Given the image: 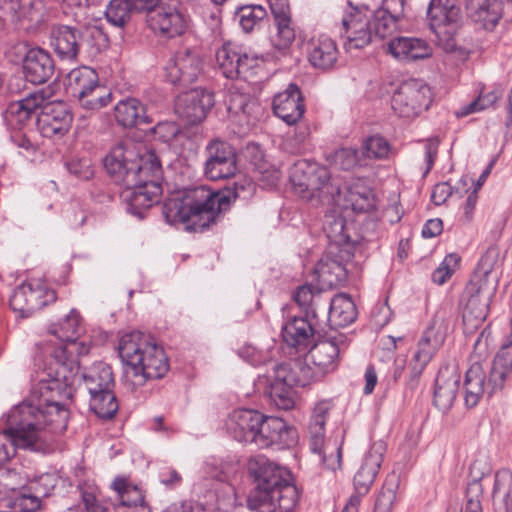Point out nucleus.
<instances>
[{
  "label": "nucleus",
  "mask_w": 512,
  "mask_h": 512,
  "mask_svg": "<svg viewBox=\"0 0 512 512\" xmlns=\"http://www.w3.org/2000/svg\"><path fill=\"white\" fill-rule=\"evenodd\" d=\"M69 411L56 397H43L32 390L30 397L8 414V428L0 433V467L16 448L47 453L53 449L54 434L63 433Z\"/></svg>",
  "instance_id": "obj_1"
},
{
  "label": "nucleus",
  "mask_w": 512,
  "mask_h": 512,
  "mask_svg": "<svg viewBox=\"0 0 512 512\" xmlns=\"http://www.w3.org/2000/svg\"><path fill=\"white\" fill-rule=\"evenodd\" d=\"M104 167L114 182L125 188L122 198L130 214L143 219L146 211L160 202L163 168L155 152L140 154L120 143L104 158Z\"/></svg>",
  "instance_id": "obj_2"
},
{
  "label": "nucleus",
  "mask_w": 512,
  "mask_h": 512,
  "mask_svg": "<svg viewBox=\"0 0 512 512\" xmlns=\"http://www.w3.org/2000/svg\"><path fill=\"white\" fill-rule=\"evenodd\" d=\"M81 332V317L75 309L62 321L49 326V333L56 336L62 344L54 348L43 370V377L32 390L43 397H56L58 403L72 397L73 385L80 372L77 354L81 352L76 340Z\"/></svg>",
  "instance_id": "obj_3"
},
{
  "label": "nucleus",
  "mask_w": 512,
  "mask_h": 512,
  "mask_svg": "<svg viewBox=\"0 0 512 512\" xmlns=\"http://www.w3.org/2000/svg\"><path fill=\"white\" fill-rule=\"evenodd\" d=\"M220 197L218 190L204 185L185 188L164 202L162 212L168 223H184L187 230L202 233L227 211L220 209Z\"/></svg>",
  "instance_id": "obj_4"
},
{
  "label": "nucleus",
  "mask_w": 512,
  "mask_h": 512,
  "mask_svg": "<svg viewBox=\"0 0 512 512\" xmlns=\"http://www.w3.org/2000/svg\"><path fill=\"white\" fill-rule=\"evenodd\" d=\"M119 356L130 368L137 385L161 379L169 371L168 357L155 339L141 331L124 334L118 345Z\"/></svg>",
  "instance_id": "obj_5"
},
{
  "label": "nucleus",
  "mask_w": 512,
  "mask_h": 512,
  "mask_svg": "<svg viewBox=\"0 0 512 512\" xmlns=\"http://www.w3.org/2000/svg\"><path fill=\"white\" fill-rule=\"evenodd\" d=\"M350 11L341 20L340 34L346 40L343 43L347 52L367 46L373 36L381 39L391 36L400 26V20L381 9L374 11L371 19L358 7L348 1Z\"/></svg>",
  "instance_id": "obj_6"
},
{
  "label": "nucleus",
  "mask_w": 512,
  "mask_h": 512,
  "mask_svg": "<svg viewBox=\"0 0 512 512\" xmlns=\"http://www.w3.org/2000/svg\"><path fill=\"white\" fill-rule=\"evenodd\" d=\"M289 180L293 192L312 206L334 201L335 196L342 193L326 166L306 159H300L293 164Z\"/></svg>",
  "instance_id": "obj_7"
},
{
  "label": "nucleus",
  "mask_w": 512,
  "mask_h": 512,
  "mask_svg": "<svg viewBox=\"0 0 512 512\" xmlns=\"http://www.w3.org/2000/svg\"><path fill=\"white\" fill-rule=\"evenodd\" d=\"M80 377L89 393V408L98 418L112 419L119 404L114 392L115 380L111 366L99 361L86 368Z\"/></svg>",
  "instance_id": "obj_8"
},
{
  "label": "nucleus",
  "mask_w": 512,
  "mask_h": 512,
  "mask_svg": "<svg viewBox=\"0 0 512 512\" xmlns=\"http://www.w3.org/2000/svg\"><path fill=\"white\" fill-rule=\"evenodd\" d=\"M448 325L445 314L438 311L432 319L431 325L424 331L418 342L417 350L410 362V376L407 382L408 388L415 389L419 377L435 353L443 345L447 335Z\"/></svg>",
  "instance_id": "obj_9"
},
{
  "label": "nucleus",
  "mask_w": 512,
  "mask_h": 512,
  "mask_svg": "<svg viewBox=\"0 0 512 512\" xmlns=\"http://www.w3.org/2000/svg\"><path fill=\"white\" fill-rule=\"evenodd\" d=\"M248 472L253 478L255 487L250 492L249 505L255 507L263 503L272 490L279 488L291 479L289 471L263 455L252 457L248 462Z\"/></svg>",
  "instance_id": "obj_10"
},
{
  "label": "nucleus",
  "mask_w": 512,
  "mask_h": 512,
  "mask_svg": "<svg viewBox=\"0 0 512 512\" xmlns=\"http://www.w3.org/2000/svg\"><path fill=\"white\" fill-rule=\"evenodd\" d=\"M431 102L430 88L418 79L399 84L391 99L394 113L401 118H413L427 109Z\"/></svg>",
  "instance_id": "obj_11"
},
{
  "label": "nucleus",
  "mask_w": 512,
  "mask_h": 512,
  "mask_svg": "<svg viewBox=\"0 0 512 512\" xmlns=\"http://www.w3.org/2000/svg\"><path fill=\"white\" fill-rule=\"evenodd\" d=\"M427 18L429 27L439 42L445 40L444 48L453 50V34L461 18L457 0H431L427 9Z\"/></svg>",
  "instance_id": "obj_12"
},
{
  "label": "nucleus",
  "mask_w": 512,
  "mask_h": 512,
  "mask_svg": "<svg viewBox=\"0 0 512 512\" xmlns=\"http://www.w3.org/2000/svg\"><path fill=\"white\" fill-rule=\"evenodd\" d=\"M164 69L167 81L179 88H186L202 74L203 60L196 49L185 47L168 59Z\"/></svg>",
  "instance_id": "obj_13"
},
{
  "label": "nucleus",
  "mask_w": 512,
  "mask_h": 512,
  "mask_svg": "<svg viewBox=\"0 0 512 512\" xmlns=\"http://www.w3.org/2000/svg\"><path fill=\"white\" fill-rule=\"evenodd\" d=\"M45 15L43 0H0V32L7 20L25 29L36 28L44 22Z\"/></svg>",
  "instance_id": "obj_14"
},
{
  "label": "nucleus",
  "mask_w": 512,
  "mask_h": 512,
  "mask_svg": "<svg viewBox=\"0 0 512 512\" xmlns=\"http://www.w3.org/2000/svg\"><path fill=\"white\" fill-rule=\"evenodd\" d=\"M56 292L44 285L31 283H22L12 293L10 297V307L19 312L20 316L27 318L34 312L55 302Z\"/></svg>",
  "instance_id": "obj_15"
},
{
  "label": "nucleus",
  "mask_w": 512,
  "mask_h": 512,
  "mask_svg": "<svg viewBox=\"0 0 512 512\" xmlns=\"http://www.w3.org/2000/svg\"><path fill=\"white\" fill-rule=\"evenodd\" d=\"M214 105V94L203 88H195L178 96L175 113L185 125L200 124Z\"/></svg>",
  "instance_id": "obj_16"
},
{
  "label": "nucleus",
  "mask_w": 512,
  "mask_h": 512,
  "mask_svg": "<svg viewBox=\"0 0 512 512\" xmlns=\"http://www.w3.org/2000/svg\"><path fill=\"white\" fill-rule=\"evenodd\" d=\"M331 410V405L327 402L318 403L312 412L308 431H309V442L310 449L313 453H317L321 456V460L330 469H335L336 466H340L341 461V447H335L336 458L332 459L327 457V451L329 450V443L325 442V424Z\"/></svg>",
  "instance_id": "obj_17"
},
{
  "label": "nucleus",
  "mask_w": 512,
  "mask_h": 512,
  "mask_svg": "<svg viewBox=\"0 0 512 512\" xmlns=\"http://www.w3.org/2000/svg\"><path fill=\"white\" fill-rule=\"evenodd\" d=\"M51 95L45 89L29 93L25 98L10 103L5 113V119L11 128L38 126L40 119L37 110L51 98Z\"/></svg>",
  "instance_id": "obj_18"
},
{
  "label": "nucleus",
  "mask_w": 512,
  "mask_h": 512,
  "mask_svg": "<svg viewBox=\"0 0 512 512\" xmlns=\"http://www.w3.org/2000/svg\"><path fill=\"white\" fill-rule=\"evenodd\" d=\"M253 443L259 448H289L296 443V430L280 417L263 414V421L259 424Z\"/></svg>",
  "instance_id": "obj_19"
},
{
  "label": "nucleus",
  "mask_w": 512,
  "mask_h": 512,
  "mask_svg": "<svg viewBox=\"0 0 512 512\" xmlns=\"http://www.w3.org/2000/svg\"><path fill=\"white\" fill-rule=\"evenodd\" d=\"M354 257L351 247L339 249L337 253L322 258L315 266L319 282L328 288L342 285L347 279L346 263Z\"/></svg>",
  "instance_id": "obj_20"
},
{
  "label": "nucleus",
  "mask_w": 512,
  "mask_h": 512,
  "mask_svg": "<svg viewBox=\"0 0 512 512\" xmlns=\"http://www.w3.org/2000/svg\"><path fill=\"white\" fill-rule=\"evenodd\" d=\"M492 473V466L487 457L476 458L470 465L467 485L465 488L464 512H482L483 484L482 481ZM462 512V511H449Z\"/></svg>",
  "instance_id": "obj_21"
},
{
  "label": "nucleus",
  "mask_w": 512,
  "mask_h": 512,
  "mask_svg": "<svg viewBox=\"0 0 512 512\" xmlns=\"http://www.w3.org/2000/svg\"><path fill=\"white\" fill-rule=\"evenodd\" d=\"M217 5L223 4L226 0H211ZM274 16L276 33L272 36L271 42L275 49L286 54L295 40V30L291 25L288 0H267Z\"/></svg>",
  "instance_id": "obj_22"
},
{
  "label": "nucleus",
  "mask_w": 512,
  "mask_h": 512,
  "mask_svg": "<svg viewBox=\"0 0 512 512\" xmlns=\"http://www.w3.org/2000/svg\"><path fill=\"white\" fill-rule=\"evenodd\" d=\"M209 158L205 163V175L211 180L233 176L236 172V154L231 145L213 141L207 147Z\"/></svg>",
  "instance_id": "obj_23"
},
{
  "label": "nucleus",
  "mask_w": 512,
  "mask_h": 512,
  "mask_svg": "<svg viewBox=\"0 0 512 512\" xmlns=\"http://www.w3.org/2000/svg\"><path fill=\"white\" fill-rule=\"evenodd\" d=\"M344 340L345 337L339 335L319 341L311 347L306 355L321 379L337 369L341 353L340 344H344Z\"/></svg>",
  "instance_id": "obj_24"
},
{
  "label": "nucleus",
  "mask_w": 512,
  "mask_h": 512,
  "mask_svg": "<svg viewBox=\"0 0 512 512\" xmlns=\"http://www.w3.org/2000/svg\"><path fill=\"white\" fill-rule=\"evenodd\" d=\"M147 26L155 33L167 38L182 35L187 28V20L177 9L158 5L146 16Z\"/></svg>",
  "instance_id": "obj_25"
},
{
  "label": "nucleus",
  "mask_w": 512,
  "mask_h": 512,
  "mask_svg": "<svg viewBox=\"0 0 512 512\" xmlns=\"http://www.w3.org/2000/svg\"><path fill=\"white\" fill-rule=\"evenodd\" d=\"M111 488L116 494L113 500L110 499L111 505L118 512H150L143 491L131 484L126 477H116Z\"/></svg>",
  "instance_id": "obj_26"
},
{
  "label": "nucleus",
  "mask_w": 512,
  "mask_h": 512,
  "mask_svg": "<svg viewBox=\"0 0 512 512\" xmlns=\"http://www.w3.org/2000/svg\"><path fill=\"white\" fill-rule=\"evenodd\" d=\"M274 375L276 379L294 387H306L322 380L314 367L309 365V360L306 356L303 359L296 358L276 365L274 367Z\"/></svg>",
  "instance_id": "obj_27"
},
{
  "label": "nucleus",
  "mask_w": 512,
  "mask_h": 512,
  "mask_svg": "<svg viewBox=\"0 0 512 512\" xmlns=\"http://www.w3.org/2000/svg\"><path fill=\"white\" fill-rule=\"evenodd\" d=\"M274 114L289 126L295 125L302 118L305 105L300 88L294 83L274 96Z\"/></svg>",
  "instance_id": "obj_28"
},
{
  "label": "nucleus",
  "mask_w": 512,
  "mask_h": 512,
  "mask_svg": "<svg viewBox=\"0 0 512 512\" xmlns=\"http://www.w3.org/2000/svg\"><path fill=\"white\" fill-rule=\"evenodd\" d=\"M263 414L252 409L234 410L226 423L229 434L239 442L253 443Z\"/></svg>",
  "instance_id": "obj_29"
},
{
  "label": "nucleus",
  "mask_w": 512,
  "mask_h": 512,
  "mask_svg": "<svg viewBox=\"0 0 512 512\" xmlns=\"http://www.w3.org/2000/svg\"><path fill=\"white\" fill-rule=\"evenodd\" d=\"M25 79L33 84H43L54 74L55 64L46 50L36 47L27 51L23 59Z\"/></svg>",
  "instance_id": "obj_30"
},
{
  "label": "nucleus",
  "mask_w": 512,
  "mask_h": 512,
  "mask_svg": "<svg viewBox=\"0 0 512 512\" xmlns=\"http://www.w3.org/2000/svg\"><path fill=\"white\" fill-rule=\"evenodd\" d=\"M115 119L122 128H135L138 125H151L152 128H159L161 121H154L152 115L147 111L138 99L128 97L120 100L114 109Z\"/></svg>",
  "instance_id": "obj_31"
},
{
  "label": "nucleus",
  "mask_w": 512,
  "mask_h": 512,
  "mask_svg": "<svg viewBox=\"0 0 512 512\" xmlns=\"http://www.w3.org/2000/svg\"><path fill=\"white\" fill-rule=\"evenodd\" d=\"M383 461L382 445L374 444L365 454L360 468L354 476V493L363 498L370 490Z\"/></svg>",
  "instance_id": "obj_32"
},
{
  "label": "nucleus",
  "mask_w": 512,
  "mask_h": 512,
  "mask_svg": "<svg viewBox=\"0 0 512 512\" xmlns=\"http://www.w3.org/2000/svg\"><path fill=\"white\" fill-rule=\"evenodd\" d=\"M460 374L455 367L444 366L435 380L434 405L445 412L451 408L459 389Z\"/></svg>",
  "instance_id": "obj_33"
},
{
  "label": "nucleus",
  "mask_w": 512,
  "mask_h": 512,
  "mask_svg": "<svg viewBox=\"0 0 512 512\" xmlns=\"http://www.w3.org/2000/svg\"><path fill=\"white\" fill-rule=\"evenodd\" d=\"M512 374V341L504 344L495 355L489 375L486 376L487 395L501 391Z\"/></svg>",
  "instance_id": "obj_34"
},
{
  "label": "nucleus",
  "mask_w": 512,
  "mask_h": 512,
  "mask_svg": "<svg viewBox=\"0 0 512 512\" xmlns=\"http://www.w3.org/2000/svg\"><path fill=\"white\" fill-rule=\"evenodd\" d=\"M306 52L310 64L320 70L333 68L339 54L335 41L326 35L310 39Z\"/></svg>",
  "instance_id": "obj_35"
},
{
  "label": "nucleus",
  "mask_w": 512,
  "mask_h": 512,
  "mask_svg": "<svg viewBox=\"0 0 512 512\" xmlns=\"http://www.w3.org/2000/svg\"><path fill=\"white\" fill-rule=\"evenodd\" d=\"M79 28L54 25L50 31V45L63 60H75L79 55Z\"/></svg>",
  "instance_id": "obj_36"
},
{
  "label": "nucleus",
  "mask_w": 512,
  "mask_h": 512,
  "mask_svg": "<svg viewBox=\"0 0 512 512\" xmlns=\"http://www.w3.org/2000/svg\"><path fill=\"white\" fill-rule=\"evenodd\" d=\"M323 312L327 311V321L332 329L342 328L353 323L357 318V308L349 295L338 294L323 305Z\"/></svg>",
  "instance_id": "obj_37"
},
{
  "label": "nucleus",
  "mask_w": 512,
  "mask_h": 512,
  "mask_svg": "<svg viewBox=\"0 0 512 512\" xmlns=\"http://www.w3.org/2000/svg\"><path fill=\"white\" fill-rule=\"evenodd\" d=\"M315 329L308 317H293L282 327L283 340L298 351L306 350L313 342Z\"/></svg>",
  "instance_id": "obj_38"
},
{
  "label": "nucleus",
  "mask_w": 512,
  "mask_h": 512,
  "mask_svg": "<svg viewBox=\"0 0 512 512\" xmlns=\"http://www.w3.org/2000/svg\"><path fill=\"white\" fill-rule=\"evenodd\" d=\"M468 17L485 30H493L502 16L499 0H466Z\"/></svg>",
  "instance_id": "obj_39"
},
{
  "label": "nucleus",
  "mask_w": 512,
  "mask_h": 512,
  "mask_svg": "<svg viewBox=\"0 0 512 512\" xmlns=\"http://www.w3.org/2000/svg\"><path fill=\"white\" fill-rule=\"evenodd\" d=\"M388 52L396 59L414 61L430 57L432 49L423 39L415 37H396L389 42Z\"/></svg>",
  "instance_id": "obj_40"
},
{
  "label": "nucleus",
  "mask_w": 512,
  "mask_h": 512,
  "mask_svg": "<svg viewBox=\"0 0 512 512\" xmlns=\"http://www.w3.org/2000/svg\"><path fill=\"white\" fill-rule=\"evenodd\" d=\"M323 231L331 244L329 254H334V248L339 251V249L351 247L353 251L355 244L358 243V239L351 237L350 228L340 215H325Z\"/></svg>",
  "instance_id": "obj_41"
},
{
  "label": "nucleus",
  "mask_w": 512,
  "mask_h": 512,
  "mask_svg": "<svg viewBox=\"0 0 512 512\" xmlns=\"http://www.w3.org/2000/svg\"><path fill=\"white\" fill-rule=\"evenodd\" d=\"M298 499V488L289 479L269 493V496L261 503V509H264L265 512H294Z\"/></svg>",
  "instance_id": "obj_42"
},
{
  "label": "nucleus",
  "mask_w": 512,
  "mask_h": 512,
  "mask_svg": "<svg viewBox=\"0 0 512 512\" xmlns=\"http://www.w3.org/2000/svg\"><path fill=\"white\" fill-rule=\"evenodd\" d=\"M493 263L489 255H484L474 272L473 278L467 284L464 294H477L489 300L496 290V280L490 281Z\"/></svg>",
  "instance_id": "obj_43"
},
{
  "label": "nucleus",
  "mask_w": 512,
  "mask_h": 512,
  "mask_svg": "<svg viewBox=\"0 0 512 512\" xmlns=\"http://www.w3.org/2000/svg\"><path fill=\"white\" fill-rule=\"evenodd\" d=\"M344 202L345 208H350L355 213H367L375 209L372 189L360 180L346 188Z\"/></svg>",
  "instance_id": "obj_44"
},
{
  "label": "nucleus",
  "mask_w": 512,
  "mask_h": 512,
  "mask_svg": "<svg viewBox=\"0 0 512 512\" xmlns=\"http://www.w3.org/2000/svg\"><path fill=\"white\" fill-rule=\"evenodd\" d=\"M465 403L468 407L478 404L480 398L486 393V374L480 363H474L467 370L464 381Z\"/></svg>",
  "instance_id": "obj_45"
},
{
  "label": "nucleus",
  "mask_w": 512,
  "mask_h": 512,
  "mask_svg": "<svg viewBox=\"0 0 512 512\" xmlns=\"http://www.w3.org/2000/svg\"><path fill=\"white\" fill-rule=\"evenodd\" d=\"M218 191L221 196L219 207L228 211L237 199H249L255 192V184L245 176H238L232 183H228Z\"/></svg>",
  "instance_id": "obj_46"
},
{
  "label": "nucleus",
  "mask_w": 512,
  "mask_h": 512,
  "mask_svg": "<svg viewBox=\"0 0 512 512\" xmlns=\"http://www.w3.org/2000/svg\"><path fill=\"white\" fill-rule=\"evenodd\" d=\"M79 54L95 57L108 47L109 38L102 28L88 26L79 28Z\"/></svg>",
  "instance_id": "obj_47"
},
{
  "label": "nucleus",
  "mask_w": 512,
  "mask_h": 512,
  "mask_svg": "<svg viewBox=\"0 0 512 512\" xmlns=\"http://www.w3.org/2000/svg\"><path fill=\"white\" fill-rule=\"evenodd\" d=\"M69 87L81 101L98 88V75L94 69L83 66L68 74Z\"/></svg>",
  "instance_id": "obj_48"
},
{
  "label": "nucleus",
  "mask_w": 512,
  "mask_h": 512,
  "mask_svg": "<svg viewBox=\"0 0 512 512\" xmlns=\"http://www.w3.org/2000/svg\"><path fill=\"white\" fill-rule=\"evenodd\" d=\"M240 50V46L226 42L216 51L217 66L227 79L234 80L239 78V69L237 67L241 59Z\"/></svg>",
  "instance_id": "obj_49"
},
{
  "label": "nucleus",
  "mask_w": 512,
  "mask_h": 512,
  "mask_svg": "<svg viewBox=\"0 0 512 512\" xmlns=\"http://www.w3.org/2000/svg\"><path fill=\"white\" fill-rule=\"evenodd\" d=\"M467 302L463 310L462 319L468 329L478 328L488 314V300L477 294H465Z\"/></svg>",
  "instance_id": "obj_50"
},
{
  "label": "nucleus",
  "mask_w": 512,
  "mask_h": 512,
  "mask_svg": "<svg viewBox=\"0 0 512 512\" xmlns=\"http://www.w3.org/2000/svg\"><path fill=\"white\" fill-rule=\"evenodd\" d=\"M130 0H111L106 7L105 16L109 23L116 27L127 25L136 10Z\"/></svg>",
  "instance_id": "obj_51"
},
{
  "label": "nucleus",
  "mask_w": 512,
  "mask_h": 512,
  "mask_svg": "<svg viewBox=\"0 0 512 512\" xmlns=\"http://www.w3.org/2000/svg\"><path fill=\"white\" fill-rule=\"evenodd\" d=\"M327 161L339 169L352 170L357 166L365 165L361 151L352 147H342L327 156Z\"/></svg>",
  "instance_id": "obj_52"
},
{
  "label": "nucleus",
  "mask_w": 512,
  "mask_h": 512,
  "mask_svg": "<svg viewBox=\"0 0 512 512\" xmlns=\"http://www.w3.org/2000/svg\"><path fill=\"white\" fill-rule=\"evenodd\" d=\"M294 386L286 385V382H282L276 379L274 375V380L271 382L269 387V398L272 403L278 408L282 410H289L294 407Z\"/></svg>",
  "instance_id": "obj_53"
},
{
  "label": "nucleus",
  "mask_w": 512,
  "mask_h": 512,
  "mask_svg": "<svg viewBox=\"0 0 512 512\" xmlns=\"http://www.w3.org/2000/svg\"><path fill=\"white\" fill-rule=\"evenodd\" d=\"M266 17V10L260 5L240 7L236 18L244 32L249 33L259 27Z\"/></svg>",
  "instance_id": "obj_54"
},
{
  "label": "nucleus",
  "mask_w": 512,
  "mask_h": 512,
  "mask_svg": "<svg viewBox=\"0 0 512 512\" xmlns=\"http://www.w3.org/2000/svg\"><path fill=\"white\" fill-rule=\"evenodd\" d=\"M293 298L307 317L318 318L320 292L315 295L313 287L305 284L298 287Z\"/></svg>",
  "instance_id": "obj_55"
},
{
  "label": "nucleus",
  "mask_w": 512,
  "mask_h": 512,
  "mask_svg": "<svg viewBox=\"0 0 512 512\" xmlns=\"http://www.w3.org/2000/svg\"><path fill=\"white\" fill-rule=\"evenodd\" d=\"M307 145V130H286L280 137V149L290 154L304 153L307 149Z\"/></svg>",
  "instance_id": "obj_56"
},
{
  "label": "nucleus",
  "mask_w": 512,
  "mask_h": 512,
  "mask_svg": "<svg viewBox=\"0 0 512 512\" xmlns=\"http://www.w3.org/2000/svg\"><path fill=\"white\" fill-rule=\"evenodd\" d=\"M504 489V505L507 512H512V471L509 469H500L495 473L492 497Z\"/></svg>",
  "instance_id": "obj_57"
},
{
  "label": "nucleus",
  "mask_w": 512,
  "mask_h": 512,
  "mask_svg": "<svg viewBox=\"0 0 512 512\" xmlns=\"http://www.w3.org/2000/svg\"><path fill=\"white\" fill-rule=\"evenodd\" d=\"M389 149L390 145L383 137L371 136L363 142L361 155L363 159H382L388 155Z\"/></svg>",
  "instance_id": "obj_58"
},
{
  "label": "nucleus",
  "mask_w": 512,
  "mask_h": 512,
  "mask_svg": "<svg viewBox=\"0 0 512 512\" xmlns=\"http://www.w3.org/2000/svg\"><path fill=\"white\" fill-rule=\"evenodd\" d=\"M398 481L394 475L387 477L377 498L374 507L377 509L391 511L392 505L396 499V490Z\"/></svg>",
  "instance_id": "obj_59"
},
{
  "label": "nucleus",
  "mask_w": 512,
  "mask_h": 512,
  "mask_svg": "<svg viewBox=\"0 0 512 512\" xmlns=\"http://www.w3.org/2000/svg\"><path fill=\"white\" fill-rule=\"evenodd\" d=\"M65 166L70 174L81 180H89L94 175L91 161L87 158L72 159Z\"/></svg>",
  "instance_id": "obj_60"
},
{
  "label": "nucleus",
  "mask_w": 512,
  "mask_h": 512,
  "mask_svg": "<svg viewBox=\"0 0 512 512\" xmlns=\"http://www.w3.org/2000/svg\"><path fill=\"white\" fill-rule=\"evenodd\" d=\"M41 507V499L38 496L20 493L13 501L11 508L16 512H36Z\"/></svg>",
  "instance_id": "obj_61"
},
{
  "label": "nucleus",
  "mask_w": 512,
  "mask_h": 512,
  "mask_svg": "<svg viewBox=\"0 0 512 512\" xmlns=\"http://www.w3.org/2000/svg\"><path fill=\"white\" fill-rule=\"evenodd\" d=\"M241 59L239 61L237 69H239V78H248L252 74V70L259 65L260 59L256 54H250L240 50Z\"/></svg>",
  "instance_id": "obj_62"
},
{
  "label": "nucleus",
  "mask_w": 512,
  "mask_h": 512,
  "mask_svg": "<svg viewBox=\"0 0 512 512\" xmlns=\"http://www.w3.org/2000/svg\"><path fill=\"white\" fill-rule=\"evenodd\" d=\"M168 134L160 135L163 142L174 150H182L189 140L186 130H167Z\"/></svg>",
  "instance_id": "obj_63"
},
{
  "label": "nucleus",
  "mask_w": 512,
  "mask_h": 512,
  "mask_svg": "<svg viewBox=\"0 0 512 512\" xmlns=\"http://www.w3.org/2000/svg\"><path fill=\"white\" fill-rule=\"evenodd\" d=\"M11 140L19 147L26 150H35L39 143L35 135L23 133V130H12Z\"/></svg>",
  "instance_id": "obj_64"
}]
</instances>
